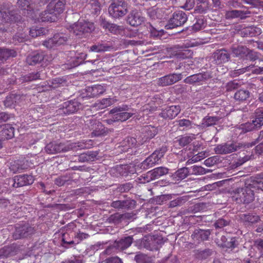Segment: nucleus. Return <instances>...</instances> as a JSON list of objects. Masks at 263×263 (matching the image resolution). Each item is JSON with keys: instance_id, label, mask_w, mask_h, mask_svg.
<instances>
[{"instance_id": "nucleus-1", "label": "nucleus", "mask_w": 263, "mask_h": 263, "mask_svg": "<svg viewBox=\"0 0 263 263\" xmlns=\"http://www.w3.org/2000/svg\"><path fill=\"white\" fill-rule=\"evenodd\" d=\"M92 142L89 141H81L66 144L64 143L53 141L48 143L45 147V152L50 155H54L60 153H65L71 150L84 149L90 147Z\"/></svg>"}, {"instance_id": "nucleus-2", "label": "nucleus", "mask_w": 263, "mask_h": 263, "mask_svg": "<svg viewBox=\"0 0 263 263\" xmlns=\"http://www.w3.org/2000/svg\"><path fill=\"white\" fill-rule=\"evenodd\" d=\"M70 32L78 39L86 38L95 30L92 23L79 20L69 27Z\"/></svg>"}, {"instance_id": "nucleus-3", "label": "nucleus", "mask_w": 263, "mask_h": 263, "mask_svg": "<svg viewBox=\"0 0 263 263\" xmlns=\"http://www.w3.org/2000/svg\"><path fill=\"white\" fill-rule=\"evenodd\" d=\"M253 185L245 188H238L233 191L232 198L237 202L248 203L254 200V191Z\"/></svg>"}, {"instance_id": "nucleus-4", "label": "nucleus", "mask_w": 263, "mask_h": 263, "mask_svg": "<svg viewBox=\"0 0 263 263\" xmlns=\"http://www.w3.org/2000/svg\"><path fill=\"white\" fill-rule=\"evenodd\" d=\"M69 39L68 34L62 32L55 33L52 37L43 42V45L49 49H54L61 45L66 44Z\"/></svg>"}, {"instance_id": "nucleus-5", "label": "nucleus", "mask_w": 263, "mask_h": 263, "mask_svg": "<svg viewBox=\"0 0 263 263\" xmlns=\"http://www.w3.org/2000/svg\"><path fill=\"white\" fill-rule=\"evenodd\" d=\"M167 151L166 146H162L159 149L156 150L141 163V168L147 170L154 165L159 164V161Z\"/></svg>"}, {"instance_id": "nucleus-6", "label": "nucleus", "mask_w": 263, "mask_h": 263, "mask_svg": "<svg viewBox=\"0 0 263 263\" xmlns=\"http://www.w3.org/2000/svg\"><path fill=\"white\" fill-rule=\"evenodd\" d=\"M12 5L10 3L0 4V20L4 23H12L15 22V16L12 10H11Z\"/></svg>"}, {"instance_id": "nucleus-7", "label": "nucleus", "mask_w": 263, "mask_h": 263, "mask_svg": "<svg viewBox=\"0 0 263 263\" xmlns=\"http://www.w3.org/2000/svg\"><path fill=\"white\" fill-rule=\"evenodd\" d=\"M187 19V16L184 12H176L166 24L165 28L166 29H171L180 26L186 22Z\"/></svg>"}, {"instance_id": "nucleus-8", "label": "nucleus", "mask_w": 263, "mask_h": 263, "mask_svg": "<svg viewBox=\"0 0 263 263\" xmlns=\"http://www.w3.org/2000/svg\"><path fill=\"white\" fill-rule=\"evenodd\" d=\"M35 231L34 227L30 226L28 223L18 225L15 227V231L13 233V237L14 239L27 237L33 234Z\"/></svg>"}, {"instance_id": "nucleus-9", "label": "nucleus", "mask_w": 263, "mask_h": 263, "mask_svg": "<svg viewBox=\"0 0 263 263\" xmlns=\"http://www.w3.org/2000/svg\"><path fill=\"white\" fill-rule=\"evenodd\" d=\"M116 147V154H121L128 151L129 149L135 148L137 146V140L133 137H127L118 143Z\"/></svg>"}, {"instance_id": "nucleus-10", "label": "nucleus", "mask_w": 263, "mask_h": 263, "mask_svg": "<svg viewBox=\"0 0 263 263\" xmlns=\"http://www.w3.org/2000/svg\"><path fill=\"white\" fill-rule=\"evenodd\" d=\"M81 107V104L77 100H70L64 102L60 110L66 115H69L76 112Z\"/></svg>"}, {"instance_id": "nucleus-11", "label": "nucleus", "mask_w": 263, "mask_h": 263, "mask_svg": "<svg viewBox=\"0 0 263 263\" xmlns=\"http://www.w3.org/2000/svg\"><path fill=\"white\" fill-rule=\"evenodd\" d=\"M46 77V70L45 69H42L24 75L21 79L22 82H30L37 80H44Z\"/></svg>"}, {"instance_id": "nucleus-12", "label": "nucleus", "mask_w": 263, "mask_h": 263, "mask_svg": "<svg viewBox=\"0 0 263 263\" xmlns=\"http://www.w3.org/2000/svg\"><path fill=\"white\" fill-rule=\"evenodd\" d=\"M181 79V74L173 73L166 75L157 80V84L161 86H166L178 82Z\"/></svg>"}, {"instance_id": "nucleus-13", "label": "nucleus", "mask_w": 263, "mask_h": 263, "mask_svg": "<svg viewBox=\"0 0 263 263\" xmlns=\"http://www.w3.org/2000/svg\"><path fill=\"white\" fill-rule=\"evenodd\" d=\"M240 147L239 144L237 143H226L216 146L214 151L217 154H227L237 151Z\"/></svg>"}, {"instance_id": "nucleus-14", "label": "nucleus", "mask_w": 263, "mask_h": 263, "mask_svg": "<svg viewBox=\"0 0 263 263\" xmlns=\"http://www.w3.org/2000/svg\"><path fill=\"white\" fill-rule=\"evenodd\" d=\"M88 49L89 52L100 53L110 51L114 49V45L109 42L101 41L92 45Z\"/></svg>"}, {"instance_id": "nucleus-15", "label": "nucleus", "mask_w": 263, "mask_h": 263, "mask_svg": "<svg viewBox=\"0 0 263 263\" xmlns=\"http://www.w3.org/2000/svg\"><path fill=\"white\" fill-rule=\"evenodd\" d=\"M128 110V106L126 105L116 106V121H124L136 114L135 110H132L131 112H126Z\"/></svg>"}, {"instance_id": "nucleus-16", "label": "nucleus", "mask_w": 263, "mask_h": 263, "mask_svg": "<svg viewBox=\"0 0 263 263\" xmlns=\"http://www.w3.org/2000/svg\"><path fill=\"white\" fill-rule=\"evenodd\" d=\"M145 18L143 16L141 12L135 9L132 10L129 14L127 21L132 26H137L144 22Z\"/></svg>"}, {"instance_id": "nucleus-17", "label": "nucleus", "mask_w": 263, "mask_h": 263, "mask_svg": "<svg viewBox=\"0 0 263 263\" xmlns=\"http://www.w3.org/2000/svg\"><path fill=\"white\" fill-rule=\"evenodd\" d=\"M33 178L32 176L23 175L16 176L13 179V186L15 187H19L33 183Z\"/></svg>"}, {"instance_id": "nucleus-18", "label": "nucleus", "mask_w": 263, "mask_h": 263, "mask_svg": "<svg viewBox=\"0 0 263 263\" xmlns=\"http://www.w3.org/2000/svg\"><path fill=\"white\" fill-rule=\"evenodd\" d=\"M180 112V107L178 105H172L163 109L160 116L164 119H172Z\"/></svg>"}, {"instance_id": "nucleus-19", "label": "nucleus", "mask_w": 263, "mask_h": 263, "mask_svg": "<svg viewBox=\"0 0 263 263\" xmlns=\"http://www.w3.org/2000/svg\"><path fill=\"white\" fill-rule=\"evenodd\" d=\"M66 2V0H52L48 4V9L60 14L65 11Z\"/></svg>"}, {"instance_id": "nucleus-20", "label": "nucleus", "mask_w": 263, "mask_h": 263, "mask_svg": "<svg viewBox=\"0 0 263 263\" xmlns=\"http://www.w3.org/2000/svg\"><path fill=\"white\" fill-rule=\"evenodd\" d=\"M57 14L53 10L48 9V5L46 9L40 14L38 21L42 22H54L57 19Z\"/></svg>"}, {"instance_id": "nucleus-21", "label": "nucleus", "mask_w": 263, "mask_h": 263, "mask_svg": "<svg viewBox=\"0 0 263 263\" xmlns=\"http://www.w3.org/2000/svg\"><path fill=\"white\" fill-rule=\"evenodd\" d=\"M86 54L81 53L80 54V56L74 57L71 59V61L68 62L67 63L63 64L62 65V68L63 69H70L74 68L82 64L84 60L86 59Z\"/></svg>"}, {"instance_id": "nucleus-22", "label": "nucleus", "mask_w": 263, "mask_h": 263, "mask_svg": "<svg viewBox=\"0 0 263 263\" xmlns=\"http://www.w3.org/2000/svg\"><path fill=\"white\" fill-rule=\"evenodd\" d=\"M213 58L216 64L219 65L228 62L230 55L225 49L216 51L213 54Z\"/></svg>"}, {"instance_id": "nucleus-23", "label": "nucleus", "mask_w": 263, "mask_h": 263, "mask_svg": "<svg viewBox=\"0 0 263 263\" xmlns=\"http://www.w3.org/2000/svg\"><path fill=\"white\" fill-rule=\"evenodd\" d=\"M210 77V75L207 72L199 73L187 77L184 79V82L187 84L200 83Z\"/></svg>"}, {"instance_id": "nucleus-24", "label": "nucleus", "mask_w": 263, "mask_h": 263, "mask_svg": "<svg viewBox=\"0 0 263 263\" xmlns=\"http://www.w3.org/2000/svg\"><path fill=\"white\" fill-rule=\"evenodd\" d=\"M168 169L165 167H158L147 173L146 177L151 180H155L167 174Z\"/></svg>"}, {"instance_id": "nucleus-25", "label": "nucleus", "mask_w": 263, "mask_h": 263, "mask_svg": "<svg viewBox=\"0 0 263 263\" xmlns=\"http://www.w3.org/2000/svg\"><path fill=\"white\" fill-rule=\"evenodd\" d=\"M45 54L43 52L35 51L29 54L26 59L27 63L30 65H35L43 61Z\"/></svg>"}, {"instance_id": "nucleus-26", "label": "nucleus", "mask_w": 263, "mask_h": 263, "mask_svg": "<svg viewBox=\"0 0 263 263\" xmlns=\"http://www.w3.org/2000/svg\"><path fill=\"white\" fill-rule=\"evenodd\" d=\"M211 232L209 230H195L192 235V237L195 242L199 243L207 240Z\"/></svg>"}, {"instance_id": "nucleus-27", "label": "nucleus", "mask_w": 263, "mask_h": 263, "mask_svg": "<svg viewBox=\"0 0 263 263\" xmlns=\"http://www.w3.org/2000/svg\"><path fill=\"white\" fill-rule=\"evenodd\" d=\"M17 6L23 11V14L27 16H31L33 13V9L29 0H17Z\"/></svg>"}, {"instance_id": "nucleus-28", "label": "nucleus", "mask_w": 263, "mask_h": 263, "mask_svg": "<svg viewBox=\"0 0 263 263\" xmlns=\"http://www.w3.org/2000/svg\"><path fill=\"white\" fill-rule=\"evenodd\" d=\"M105 89L101 85H95L91 87H88L86 89V96L89 98H95L102 94Z\"/></svg>"}, {"instance_id": "nucleus-29", "label": "nucleus", "mask_w": 263, "mask_h": 263, "mask_svg": "<svg viewBox=\"0 0 263 263\" xmlns=\"http://www.w3.org/2000/svg\"><path fill=\"white\" fill-rule=\"evenodd\" d=\"M16 52L14 49L0 48V64L5 62L10 58L16 57Z\"/></svg>"}, {"instance_id": "nucleus-30", "label": "nucleus", "mask_w": 263, "mask_h": 263, "mask_svg": "<svg viewBox=\"0 0 263 263\" xmlns=\"http://www.w3.org/2000/svg\"><path fill=\"white\" fill-rule=\"evenodd\" d=\"M0 131V136L4 140L12 138L14 136V128L10 124H3Z\"/></svg>"}, {"instance_id": "nucleus-31", "label": "nucleus", "mask_w": 263, "mask_h": 263, "mask_svg": "<svg viewBox=\"0 0 263 263\" xmlns=\"http://www.w3.org/2000/svg\"><path fill=\"white\" fill-rule=\"evenodd\" d=\"M99 153L97 151H88L78 156V161L80 162H87L95 161Z\"/></svg>"}, {"instance_id": "nucleus-32", "label": "nucleus", "mask_w": 263, "mask_h": 263, "mask_svg": "<svg viewBox=\"0 0 263 263\" xmlns=\"http://www.w3.org/2000/svg\"><path fill=\"white\" fill-rule=\"evenodd\" d=\"M241 221L245 224L249 226L258 222L260 217L255 214H242L240 216Z\"/></svg>"}, {"instance_id": "nucleus-33", "label": "nucleus", "mask_w": 263, "mask_h": 263, "mask_svg": "<svg viewBox=\"0 0 263 263\" xmlns=\"http://www.w3.org/2000/svg\"><path fill=\"white\" fill-rule=\"evenodd\" d=\"M17 250L16 246L13 244L5 246L0 249V257H8L16 254Z\"/></svg>"}, {"instance_id": "nucleus-34", "label": "nucleus", "mask_w": 263, "mask_h": 263, "mask_svg": "<svg viewBox=\"0 0 263 263\" xmlns=\"http://www.w3.org/2000/svg\"><path fill=\"white\" fill-rule=\"evenodd\" d=\"M127 12V5L123 0H116V17L125 15Z\"/></svg>"}, {"instance_id": "nucleus-35", "label": "nucleus", "mask_w": 263, "mask_h": 263, "mask_svg": "<svg viewBox=\"0 0 263 263\" xmlns=\"http://www.w3.org/2000/svg\"><path fill=\"white\" fill-rule=\"evenodd\" d=\"M248 12H244L241 10H233L228 11L226 13V17L227 19H233L240 18L243 19L246 17V15L249 14Z\"/></svg>"}, {"instance_id": "nucleus-36", "label": "nucleus", "mask_w": 263, "mask_h": 263, "mask_svg": "<svg viewBox=\"0 0 263 263\" xmlns=\"http://www.w3.org/2000/svg\"><path fill=\"white\" fill-rule=\"evenodd\" d=\"M116 172L123 176H127L129 174H134L135 172V168L133 166L125 164L116 166Z\"/></svg>"}, {"instance_id": "nucleus-37", "label": "nucleus", "mask_w": 263, "mask_h": 263, "mask_svg": "<svg viewBox=\"0 0 263 263\" xmlns=\"http://www.w3.org/2000/svg\"><path fill=\"white\" fill-rule=\"evenodd\" d=\"M195 139L194 135H184L176 138L175 142L181 146H184L191 143Z\"/></svg>"}, {"instance_id": "nucleus-38", "label": "nucleus", "mask_w": 263, "mask_h": 263, "mask_svg": "<svg viewBox=\"0 0 263 263\" xmlns=\"http://www.w3.org/2000/svg\"><path fill=\"white\" fill-rule=\"evenodd\" d=\"M106 130L101 123L95 121V127L91 133L92 137H99L103 136L106 134Z\"/></svg>"}, {"instance_id": "nucleus-39", "label": "nucleus", "mask_w": 263, "mask_h": 263, "mask_svg": "<svg viewBox=\"0 0 263 263\" xmlns=\"http://www.w3.org/2000/svg\"><path fill=\"white\" fill-rule=\"evenodd\" d=\"M133 242V238L130 236L125 237L119 241H116V249L124 250L129 247Z\"/></svg>"}, {"instance_id": "nucleus-40", "label": "nucleus", "mask_w": 263, "mask_h": 263, "mask_svg": "<svg viewBox=\"0 0 263 263\" xmlns=\"http://www.w3.org/2000/svg\"><path fill=\"white\" fill-rule=\"evenodd\" d=\"M142 132L144 134V137L146 139H151L155 137L158 133L157 128L151 125L145 126L143 129Z\"/></svg>"}, {"instance_id": "nucleus-41", "label": "nucleus", "mask_w": 263, "mask_h": 263, "mask_svg": "<svg viewBox=\"0 0 263 263\" xmlns=\"http://www.w3.org/2000/svg\"><path fill=\"white\" fill-rule=\"evenodd\" d=\"M72 181V177L69 174H66L57 178L54 180V183L59 186H62L66 183L69 184Z\"/></svg>"}, {"instance_id": "nucleus-42", "label": "nucleus", "mask_w": 263, "mask_h": 263, "mask_svg": "<svg viewBox=\"0 0 263 263\" xmlns=\"http://www.w3.org/2000/svg\"><path fill=\"white\" fill-rule=\"evenodd\" d=\"M263 125V116H259L254 120H253L252 123H247L245 126L248 128L246 129V132L251 130L254 127L258 128Z\"/></svg>"}, {"instance_id": "nucleus-43", "label": "nucleus", "mask_w": 263, "mask_h": 263, "mask_svg": "<svg viewBox=\"0 0 263 263\" xmlns=\"http://www.w3.org/2000/svg\"><path fill=\"white\" fill-rule=\"evenodd\" d=\"M250 97V92L247 90L240 89L235 92L234 99L239 102H243Z\"/></svg>"}, {"instance_id": "nucleus-44", "label": "nucleus", "mask_w": 263, "mask_h": 263, "mask_svg": "<svg viewBox=\"0 0 263 263\" xmlns=\"http://www.w3.org/2000/svg\"><path fill=\"white\" fill-rule=\"evenodd\" d=\"M218 118L216 117H206L202 119L201 125H197V126L206 127L216 124L218 121Z\"/></svg>"}, {"instance_id": "nucleus-45", "label": "nucleus", "mask_w": 263, "mask_h": 263, "mask_svg": "<svg viewBox=\"0 0 263 263\" xmlns=\"http://www.w3.org/2000/svg\"><path fill=\"white\" fill-rule=\"evenodd\" d=\"M20 99V95L16 94H11L6 98V99L4 101V105L6 107H12Z\"/></svg>"}, {"instance_id": "nucleus-46", "label": "nucleus", "mask_w": 263, "mask_h": 263, "mask_svg": "<svg viewBox=\"0 0 263 263\" xmlns=\"http://www.w3.org/2000/svg\"><path fill=\"white\" fill-rule=\"evenodd\" d=\"M232 53L236 57L244 58L248 53V48L244 46H239L236 48H233Z\"/></svg>"}, {"instance_id": "nucleus-47", "label": "nucleus", "mask_w": 263, "mask_h": 263, "mask_svg": "<svg viewBox=\"0 0 263 263\" xmlns=\"http://www.w3.org/2000/svg\"><path fill=\"white\" fill-rule=\"evenodd\" d=\"M177 125L179 127H182L183 130H187L193 127V125H196L195 124L192 123L190 120L183 119L176 121Z\"/></svg>"}, {"instance_id": "nucleus-48", "label": "nucleus", "mask_w": 263, "mask_h": 263, "mask_svg": "<svg viewBox=\"0 0 263 263\" xmlns=\"http://www.w3.org/2000/svg\"><path fill=\"white\" fill-rule=\"evenodd\" d=\"M243 32L245 34L253 36H257L261 34V29L256 26H251L248 27L243 30Z\"/></svg>"}, {"instance_id": "nucleus-49", "label": "nucleus", "mask_w": 263, "mask_h": 263, "mask_svg": "<svg viewBox=\"0 0 263 263\" xmlns=\"http://www.w3.org/2000/svg\"><path fill=\"white\" fill-rule=\"evenodd\" d=\"M50 83V87L55 89L65 84L66 83V80L64 78L59 77L52 79Z\"/></svg>"}, {"instance_id": "nucleus-50", "label": "nucleus", "mask_w": 263, "mask_h": 263, "mask_svg": "<svg viewBox=\"0 0 263 263\" xmlns=\"http://www.w3.org/2000/svg\"><path fill=\"white\" fill-rule=\"evenodd\" d=\"M100 25L105 29H107L110 32L114 33L115 31V26L114 24H111L105 18L101 17Z\"/></svg>"}, {"instance_id": "nucleus-51", "label": "nucleus", "mask_w": 263, "mask_h": 263, "mask_svg": "<svg viewBox=\"0 0 263 263\" xmlns=\"http://www.w3.org/2000/svg\"><path fill=\"white\" fill-rule=\"evenodd\" d=\"M190 174L189 168L183 167L176 172V176L180 179H184Z\"/></svg>"}, {"instance_id": "nucleus-52", "label": "nucleus", "mask_w": 263, "mask_h": 263, "mask_svg": "<svg viewBox=\"0 0 263 263\" xmlns=\"http://www.w3.org/2000/svg\"><path fill=\"white\" fill-rule=\"evenodd\" d=\"M189 170L190 174L199 175L204 173V169L200 166L194 165Z\"/></svg>"}, {"instance_id": "nucleus-53", "label": "nucleus", "mask_w": 263, "mask_h": 263, "mask_svg": "<svg viewBox=\"0 0 263 263\" xmlns=\"http://www.w3.org/2000/svg\"><path fill=\"white\" fill-rule=\"evenodd\" d=\"M135 258L138 263H152L151 258L144 255H137Z\"/></svg>"}, {"instance_id": "nucleus-54", "label": "nucleus", "mask_w": 263, "mask_h": 263, "mask_svg": "<svg viewBox=\"0 0 263 263\" xmlns=\"http://www.w3.org/2000/svg\"><path fill=\"white\" fill-rule=\"evenodd\" d=\"M182 2H185L184 4L180 7L184 9L189 10L192 9L195 5L194 0H181Z\"/></svg>"}, {"instance_id": "nucleus-55", "label": "nucleus", "mask_w": 263, "mask_h": 263, "mask_svg": "<svg viewBox=\"0 0 263 263\" xmlns=\"http://www.w3.org/2000/svg\"><path fill=\"white\" fill-rule=\"evenodd\" d=\"M133 187L130 183H125L118 187L117 190L120 192H126Z\"/></svg>"}, {"instance_id": "nucleus-56", "label": "nucleus", "mask_w": 263, "mask_h": 263, "mask_svg": "<svg viewBox=\"0 0 263 263\" xmlns=\"http://www.w3.org/2000/svg\"><path fill=\"white\" fill-rule=\"evenodd\" d=\"M229 222L223 218H220L216 220L214 223V226L216 228H222L228 225Z\"/></svg>"}, {"instance_id": "nucleus-57", "label": "nucleus", "mask_w": 263, "mask_h": 263, "mask_svg": "<svg viewBox=\"0 0 263 263\" xmlns=\"http://www.w3.org/2000/svg\"><path fill=\"white\" fill-rule=\"evenodd\" d=\"M74 239H76L79 244L82 240L86 239L89 237V235L87 233L79 232L77 234H74Z\"/></svg>"}, {"instance_id": "nucleus-58", "label": "nucleus", "mask_w": 263, "mask_h": 263, "mask_svg": "<svg viewBox=\"0 0 263 263\" xmlns=\"http://www.w3.org/2000/svg\"><path fill=\"white\" fill-rule=\"evenodd\" d=\"M78 244L76 239H74V236H72V240L63 242L62 246L66 248L72 247Z\"/></svg>"}, {"instance_id": "nucleus-59", "label": "nucleus", "mask_w": 263, "mask_h": 263, "mask_svg": "<svg viewBox=\"0 0 263 263\" xmlns=\"http://www.w3.org/2000/svg\"><path fill=\"white\" fill-rule=\"evenodd\" d=\"M246 59H249L251 61L256 60L258 58L257 53L253 51H249L248 49V53L245 55Z\"/></svg>"}, {"instance_id": "nucleus-60", "label": "nucleus", "mask_w": 263, "mask_h": 263, "mask_svg": "<svg viewBox=\"0 0 263 263\" xmlns=\"http://www.w3.org/2000/svg\"><path fill=\"white\" fill-rule=\"evenodd\" d=\"M10 118V115L6 112H0V128L3 125V123L7 121Z\"/></svg>"}, {"instance_id": "nucleus-61", "label": "nucleus", "mask_w": 263, "mask_h": 263, "mask_svg": "<svg viewBox=\"0 0 263 263\" xmlns=\"http://www.w3.org/2000/svg\"><path fill=\"white\" fill-rule=\"evenodd\" d=\"M204 26L203 20L202 19L198 20L193 26V29L194 31H198L200 30Z\"/></svg>"}, {"instance_id": "nucleus-62", "label": "nucleus", "mask_w": 263, "mask_h": 263, "mask_svg": "<svg viewBox=\"0 0 263 263\" xmlns=\"http://www.w3.org/2000/svg\"><path fill=\"white\" fill-rule=\"evenodd\" d=\"M219 246L222 247H226L228 248H234L235 247V238H231L230 241H228L227 243H219Z\"/></svg>"}, {"instance_id": "nucleus-63", "label": "nucleus", "mask_w": 263, "mask_h": 263, "mask_svg": "<svg viewBox=\"0 0 263 263\" xmlns=\"http://www.w3.org/2000/svg\"><path fill=\"white\" fill-rule=\"evenodd\" d=\"M74 235V234H73V233H71V234L67 233L63 234L62 238V243L67 241H69L70 240H72V236Z\"/></svg>"}, {"instance_id": "nucleus-64", "label": "nucleus", "mask_w": 263, "mask_h": 263, "mask_svg": "<svg viewBox=\"0 0 263 263\" xmlns=\"http://www.w3.org/2000/svg\"><path fill=\"white\" fill-rule=\"evenodd\" d=\"M13 42H15V44H16L17 43L23 42L25 41V39L22 34H16L13 37Z\"/></svg>"}]
</instances>
